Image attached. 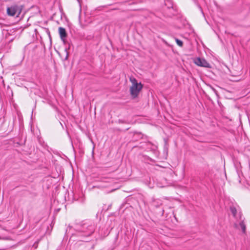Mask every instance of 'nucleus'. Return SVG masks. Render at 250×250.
Masks as SVG:
<instances>
[{"mask_svg":"<svg viewBox=\"0 0 250 250\" xmlns=\"http://www.w3.org/2000/svg\"><path fill=\"white\" fill-rule=\"evenodd\" d=\"M132 83L130 87V93L133 98L138 97L139 93L143 88V84L141 82H138L136 79H130Z\"/></svg>","mask_w":250,"mask_h":250,"instance_id":"1","label":"nucleus"},{"mask_svg":"<svg viewBox=\"0 0 250 250\" xmlns=\"http://www.w3.org/2000/svg\"><path fill=\"white\" fill-rule=\"evenodd\" d=\"M21 9L17 5L11 6L7 8V13L8 15L14 16L17 15L18 16L21 12Z\"/></svg>","mask_w":250,"mask_h":250,"instance_id":"2","label":"nucleus"},{"mask_svg":"<svg viewBox=\"0 0 250 250\" xmlns=\"http://www.w3.org/2000/svg\"><path fill=\"white\" fill-rule=\"evenodd\" d=\"M194 62L197 65L207 68H211L210 64L205 59L197 58L194 60Z\"/></svg>","mask_w":250,"mask_h":250,"instance_id":"3","label":"nucleus"},{"mask_svg":"<svg viewBox=\"0 0 250 250\" xmlns=\"http://www.w3.org/2000/svg\"><path fill=\"white\" fill-rule=\"evenodd\" d=\"M59 32L61 39L64 41L67 36L65 29L64 28L60 27L59 28Z\"/></svg>","mask_w":250,"mask_h":250,"instance_id":"4","label":"nucleus"},{"mask_svg":"<svg viewBox=\"0 0 250 250\" xmlns=\"http://www.w3.org/2000/svg\"><path fill=\"white\" fill-rule=\"evenodd\" d=\"M239 225H240V227H241V229H242V230L243 232L244 233H245V231H246V225H245V224H244V221H241V222H240V223H239Z\"/></svg>","mask_w":250,"mask_h":250,"instance_id":"5","label":"nucleus"},{"mask_svg":"<svg viewBox=\"0 0 250 250\" xmlns=\"http://www.w3.org/2000/svg\"><path fill=\"white\" fill-rule=\"evenodd\" d=\"M230 211H231V213L232 214L233 216L234 217H235L236 213H237V210H236V208L234 207H230Z\"/></svg>","mask_w":250,"mask_h":250,"instance_id":"6","label":"nucleus"},{"mask_svg":"<svg viewBox=\"0 0 250 250\" xmlns=\"http://www.w3.org/2000/svg\"><path fill=\"white\" fill-rule=\"evenodd\" d=\"M175 41L177 44L178 45H179L180 47H182L183 45V42L178 39H175Z\"/></svg>","mask_w":250,"mask_h":250,"instance_id":"7","label":"nucleus"}]
</instances>
